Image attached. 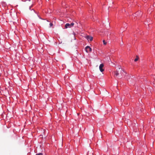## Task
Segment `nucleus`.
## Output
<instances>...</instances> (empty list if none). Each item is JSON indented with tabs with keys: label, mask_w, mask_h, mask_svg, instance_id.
<instances>
[{
	"label": "nucleus",
	"mask_w": 155,
	"mask_h": 155,
	"mask_svg": "<svg viewBox=\"0 0 155 155\" xmlns=\"http://www.w3.org/2000/svg\"><path fill=\"white\" fill-rule=\"evenodd\" d=\"M125 73V72L124 70L120 68H119L117 71L114 72L115 75L118 78H121Z\"/></svg>",
	"instance_id": "f257e3e1"
},
{
	"label": "nucleus",
	"mask_w": 155,
	"mask_h": 155,
	"mask_svg": "<svg viewBox=\"0 0 155 155\" xmlns=\"http://www.w3.org/2000/svg\"><path fill=\"white\" fill-rule=\"evenodd\" d=\"M74 24L73 23H72L71 24H70L69 23H67L65 25V28H71L74 25Z\"/></svg>",
	"instance_id": "f03ea898"
},
{
	"label": "nucleus",
	"mask_w": 155,
	"mask_h": 155,
	"mask_svg": "<svg viewBox=\"0 0 155 155\" xmlns=\"http://www.w3.org/2000/svg\"><path fill=\"white\" fill-rule=\"evenodd\" d=\"M86 51L88 53L91 51V48L89 46H87L85 48Z\"/></svg>",
	"instance_id": "7ed1b4c3"
},
{
	"label": "nucleus",
	"mask_w": 155,
	"mask_h": 155,
	"mask_svg": "<svg viewBox=\"0 0 155 155\" xmlns=\"http://www.w3.org/2000/svg\"><path fill=\"white\" fill-rule=\"evenodd\" d=\"M104 66V65L103 64H101L99 66V69L100 71L101 72H103L104 71V69H103V67Z\"/></svg>",
	"instance_id": "20e7f679"
},
{
	"label": "nucleus",
	"mask_w": 155,
	"mask_h": 155,
	"mask_svg": "<svg viewBox=\"0 0 155 155\" xmlns=\"http://www.w3.org/2000/svg\"><path fill=\"white\" fill-rule=\"evenodd\" d=\"M86 38L88 41H92L93 39V38L92 37L89 36H86Z\"/></svg>",
	"instance_id": "39448f33"
},
{
	"label": "nucleus",
	"mask_w": 155,
	"mask_h": 155,
	"mask_svg": "<svg viewBox=\"0 0 155 155\" xmlns=\"http://www.w3.org/2000/svg\"><path fill=\"white\" fill-rule=\"evenodd\" d=\"M142 14V13L141 12H137L136 13V15H141Z\"/></svg>",
	"instance_id": "423d86ee"
},
{
	"label": "nucleus",
	"mask_w": 155,
	"mask_h": 155,
	"mask_svg": "<svg viewBox=\"0 0 155 155\" xmlns=\"http://www.w3.org/2000/svg\"><path fill=\"white\" fill-rule=\"evenodd\" d=\"M136 57V58H135L134 59V61H137L138 60V59L139 58V57H138V56L137 55Z\"/></svg>",
	"instance_id": "0eeeda50"
},
{
	"label": "nucleus",
	"mask_w": 155,
	"mask_h": 155,
	"mask_svg": "<svg viewBox=\"0 0 155 155\" xmlns=\"http://www.w3.org/2000/svg\"><path fill=\"white\" fill-rule=\"evenodd\" d=\"M75 26L78 27H79L80 26V24L79 25L77 22H76V23L75 24Z\"/></svg>",
	"instance_id": "6e6552de"
},
{
	"label": "nucleus",
	"mask_w": 155,
	"mask_h": 155,
	"mask_svg": "<svg viewBox=\"0 0 155 155\" xmlns=\"http://www.w3.org/2000/svg\"><path fill=\"white\" fill-rule=\"evenodd\" d=\"M103 42L104 44V45H106V44L107 43L105 40H104L103 41Z\"/></svg>",
	"instance_id": "1a4fd4ad"
},
{
	"label": "nucleus",
	"mask_w": 155,
	"mask_h": 155,
	"mask_svg": "<svg viewBox=\"0 0 155 155\" xmlns=\"http://www.w3.org/2000/svg\"><path fill=\"white\" fill-rule=\"evenodd\" d=\"M36 155H43V154L41 153H38L36 154Z\"/></svg>",
	"instance_id": "9d476101"
},
{
	"label": "nucleus",
	"mask_w": 155,
	"mask_h": 155,
	"mask_svg": "<svg viewBox=\"0 0 155 155\" xmlns=\"http://www.w3.org/2000/svg\"><path fill=\"white\" fill-rule=\"evenodd\" d=\"M50 27H51L53 25V24L52 23H50Z\"/></svg>",
	"instance_id": "9b49d317"
}]
</instances>
